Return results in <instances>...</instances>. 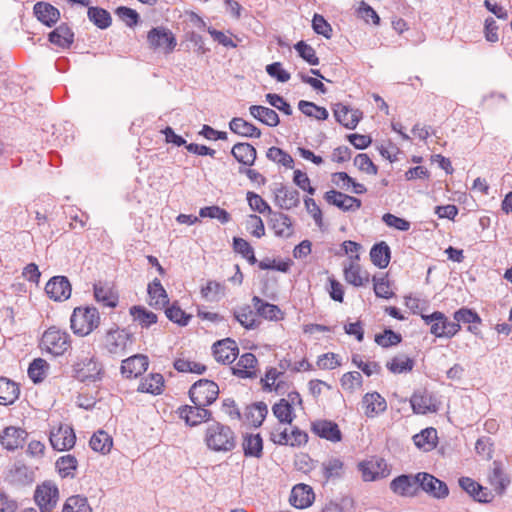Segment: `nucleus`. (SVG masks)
I'll return each instance as SVG.
<instances>
[{"label":"nucleus","instance_id":"1","mask_svg":"<svg viewBox=\"0 0 512 512\" xmlns=\"http://www.w3.org/2000/svg\"><path fill=\"white\" fill-rule=\"evenodd\" d=\"M203 441L208 450L216 453H228L237 447L235 431L229 425L214 419L206 427Z\"/></svg>","mask_w":512,"mask_h":512},{"label":"nucleus","instance_id":"2","mask_svg":"<svg viewBox=\"0 0 512 512\" xmlns=\"http://www.w3.org/2000/svg\"><path fill=\"white\" fill-rule=\"evenodd\" d=\"M71 329L75 335L84 337L92 333L100 325V314L94 306L74 308L70 317Z\"/></svg>","mask_w":512,"mask_h":512},{"label":"nucleus","instance_id":"3","mask_svg":"<svg viewBox=\"0 0 512 512\" xmlns=\"http://www.w3.org/2000/svg\"><path fill=\"white\" fill-rule=\"evenodd\" d=\"M219 393L216 382L203 378L191 385L188 396L193 404L208 407L217 400Z\"/></svg>","mask_w":512,"mask_h":512},{"label":"nucleus","instance_id":"4","mask_svg":"<svg viewBox=\"0 0 512 512\" xmlns=\"http://www.w3.org/2000/svg\"><path fill=\"white\" fill-rule=\"evenodd\" d=\"M73 377L80 382H97L102 380L104 369L102 364L94 357H84L72 366Z\"/></svg>","mask_w":512,"mask_h":512},{"label":"nucleus","instance_id":"5","mask_svg":"<svg viewBox=\"0 0 512 512\" xmlns=\"http://www.w3.org/2000/svg\"><path fill=\"white\" fill-rule=\"evenodd\" d=\"M41 345L53 355H63L71 347L70 335L52 326L44 332Z\"/></svg>","mask_w":512,"mask_h":512},{"label":"nucleus","instance_id":"6","mask_svg":"<svg viewBox=\"0 0 512 512\" xmlns=\"http://www.w3.org/2000/svg\"><path fill=\"white\" fill-rule=\"evenodd\" d=\"M59 489L51 481L38 485L34 492V501L41 512H51L57 505Z\"/></svg>","mask_w":512,"mask_h":512},{"label":"nucleus","instance_id":"7","mask_svg":"<svg viewBox=\"0 0 512 512\" xmlns=\"http://www.w3.org/2000/svg\"><path fill=\"white\" fill-rule=\"evenodd\" d=\"M147 42L151 49L162 48L166 54L171 53L177 45L175 35L163 26L153 27L147 34Z\"/></svg>","mask_w":512,"mask_h":512},{"label":"nucleus","instance_id":"8","mask_svg":"<svg viewBox=\"0 0 512 512\" xmlns=\"http://www.w3.org/2000/svg\"><path fill=\"white\" fill-rule=\"evenodd\" d=\"M134 335L126 328L119 329L117 325L111 328L105 335V348L110 354L125 352L128 343H133Z\"/></svg>","mask_w":512,"mask_h":512},{"label":"nucleus","instance_id":"9","mask_svg":"<svg viewBox=\"0 0 512 512\" xmlns=\"http://www.w3.org/2000/svg\"><path fill=\"white\" fill-rule=\"evenodd\" d=\"M177 413L179 418L185 421V424L190 427H195L201 423L210 422L213 420V413L207 409L206 406L200 405H182L178 408Z\"/></svg>","mask_w":512,"mask_h":512},{"label":"nucleus","instance_id":"10","mask_svg":"<svg viewBox=\"0 0 512 512\" xmlns=\"http://www.w3.org/2000/svg\"><path fill=\"white\" fill-rule=\"evenodd\" d=\"M419 472L416 474H401L390 482V489L401 497H415L419 494Z\"/></svg>","mask_w":512,"mask_h":512},{"label":"nucleus","instance_id":"11","mask_svg":"<svg viewBox=\"0 0 512 512\" xmlns=\"http://www.w3.org/2000/svg\"><path fill=\"white\" fill-rule=\"evenodd\" d=\"M410 404L415 414L425 415L439 410L436 397L426 389L415 390L410 398Z\"/></svg>","mask_w":512,"mask_h":512},{"label":"nucleus","instance_id":"12","mask_svg":"<svg viewBox=\"0 0 512 512\" xmlns=\"http://www.w3.org/2000/svg\"><path fill=\"white\" fill-rule=\"evenodd\" d=\"M49 441L54 450H70L74 447L76 442L74 429L69 425L60 424L58 428H54L50 431Z\"/></svg>","mask_w":512,"mask_h":512},{"label":"nucleus","instance_id":"13","mask_svg":"<svg viewBox=\"0 0 512 512\" xmlns=\"http://www.w3.org/2000/svg\"><path fill=\"white\" fill-rule=\"evenodd\" d=\"M419 492L424 491L436 499H444L449 495L448 485L427 472H419Z\"/></svg>","mask_w":512,"mask_h":512},{"label":"nucleus","instance_id":"14","mask_svg":"<svg viewBox=\"0 0 512 512\" xmlns=\"http://www.w3.org/2000/svg\"><path fill=\"white\" fill-rule=\"evenodd\" d=\"M323 198L329 205L335 206L344 212L355 211L362 205L361 199L334 189L326 191Z\"/></svg>","mask_w":512,"mask_h":512},{"label":"nucleus","instance_id":"15","mask_svg":"<svg viewBox=\"0 0 512 512\" xmlns=\"http://www.w3.org/2000/svg\"><path fill=\"white\" fill-rule=\"evenodd\" d=\"M212 354L218 363L231 364L238 357L239 348L235 340L227 337L212 345Z\"/></svg>","mask_w":512,"mask_h":512},{"label":"nucleus","instance_id":"16","mask_svg":"<svg viewBox=\"0 0 512 512\" xmlns=\"http://www.w3.org/2000/svg\"><path fill=\"white\" fill-rule=\"evenodd\" d=\"M246 199L251 210L262 214L268 213L269 228H275V222H278L277 219H284L288 221V219L283 216V212L273 211L269 204L259 194L248 191L246 193Z\"/></svg>","mask_w":512,"mask_h":512},{"label":"nucleus","instance_id":"17","mask_svg":"<svg viewBox=\"0 0 512 512\" xmlns=\"http://www.w3.org/2000/svg\"><path fill=\"white\" fill-rule=\"evenodd\" d=\"M71 284L66 276H54L45 286V292L54 301H65L71 296Z\"/></svg>","mask_w":512,"mask_h":512},{"label":"nucleus","instance_id":"18","mask_svg":"<svg viewBox=\"0 0 512 512\" xmlns=\"http://www.w3.org/2000/svg\"><path fill=\"white\" fill-rule=\"evenodd\" d=\"M149 359L146 355L135 354L121 363L120 372L125 378H137L147 371Z\"/></svg>","mask_w":512,"mask_h":512},{"label":"nucleus","instance_id":"19","mask_svg":"<svg viewBox=\"0 0 512 512\" xmlns=\"http://www.w3.org/2000/svg\"><path fill=\"white\" fill-rule=\"evenodd\" d=\"M311 431L318 437L337 443L342 441L343 435L338 424L331 420H316L311 423Z\"/></svg>","mask_w":512,"mask_h":512},{"label":"nucleus","instance_id":"20","mask_svg":"<svg viewBox=\"0 0 512 512\" xmlns=\"http://www.w3.org/2000/svg\"><path fill=\"white\" fill-rule=\"evenodd\" d=\"M488 482L498 496H503L506 493L508 486L511 484V478L505 472L501 461H493L492 469L488 474Z\"/></svg>","mask_w":512,"mask_h":512},{"label":"nucleus","instance_id":"21","mask_svg":"<svg viewBox=\"0 0 512 512\" xmlns=\"http://www.w3.org/2000/svg\"><path fill=\"white\" fill-rule=\"evenodd\" d=\"M336 121L348 129H355L362 118V112L358 109H351L342 103H336L333 107Z\"/></svg>","mask_w":512,"mask_h":512},{"label":"nucleus","instance_id":"22","mask_svg":"<svg viewBox=\"0 0 512 512\" xmlns=\"http://www.w3.org/2000/svg\"><path fill=\"white\" fill-rule=\"evenodd\" d=\"M33 14L40 23L49 28L53 27L61 17L58 8L44 1H39L34 5Z\"/></svg>","mask_w":512,"mask_h":512},{"label":"nucleus","instance_id":"23","mask_svg":"<svg viewBox=\"0 0 512 512\" xmlns=\"http://www.w3.org/2000/svg\"><path fill=\"white\" fill-rule=\"evenodd\" d=\"M27 435L28 434L24 429L9 426L1 433L0 443L8 451H14L23 446Z\"/></svg>","mask_w":512,"mask_h":512},{"label":"nucleus","instance_id":"24","mask_svg":"<svg viewBox=\"0 0 512 512\" xmlns=\"http://www.w3.org/2000/svg\"><path fill=\"white\" fill-rule=\"evenodd\" d=\"M274 194L275 202L281 209L290 210L300 204V193L296 189L279 184L274 189Z\"/></svg>","mask_w":512,"mask_h":512},{"label":"nucleus","instance_id":"25","mask_svg":"<svg viewBox=\"0 0 512 512\" xmlns=\"http://www.w3.org/2000/svg\"><path fill=\"white\" fill-rule=\"evenodd\" d=\"M315 498L312 487L307 484H297L292 488L289 502L292 506L298 509L309 507Z\"/></svg>","mask_w":512,"mask_h":512},{"label":"nucleus","instance_id":"26","mask_svg":"<svg viewBox=\"0 0 512 512\" xmlns=\"http://www.w3.org/2000/svg\"><path fill=\"white\" fill-rule=\"evenodd\" d=\"M75 34L67 23H61L48 34V41L62 49H69L74 43Z\"/></svg>","mask_w":512,"mask_h":512},{"label":"nucleus","instance_id":"27","mask_svg":"<svg viewBox=\"0 0 512 512\" xmlns=\"http://www.w3.org/2000/svg\"><path fill=\"white\" fill-rule=\"evenodd\" d=\"M231 155L240 164V166L251 167L257 159L256 148L247 142H238L231 149Z\"/></svg>","mask_w":512,"mask_h":512},{"label":"nucleus","instance_id":"28","mask_svg":"<svg viewBox=\"0 0 512 512\" xmlns=\"http://www.w3.org/2000/svg\"><path fill=\"white\" fill-rule=\"evenodd\" d=\"M258 363L253 353L247 352L241 355L237 367L232 368V374L241 379H253L257 377L255 367Z\"/></svg>","mask_w":512,"mask_h":512},{"label":"nucleus","instance_id":"29","mask_svg":"<svg viewBox=\"0 0 512 512\" xmlns=\"http://www.w3.org/2000/svg\"><path fill=\"white\" fill-rule=\"evenodd\" d=\"M34 472L25 464L16 462L8 472L7 480L17 486H26L34 482Z\"/></svg>","mask_w":512,"mask_h":512},{"label":"nucleus","instance_id":"30","mask_svg":"<svg viewBox=\"0 0 512 512\" xmlns=\"http://www.w3.org/2000/svg\"><path fill=\"white\" fill-rule=\"evenodd\" d=\"M150 298L149 305L155 309H163L169 304V297L158 278H154L147 287Z\"/></svg>","mask_w":512,"mask_h":512},{"label":"nucleus","instance_id":"31","mask_svg":"<svg viewBox=\"0 0 512 512\" xmlns=\"http://www.w3.org/2000/svg\"><path fill=\"white\" fill-rule=\"evenodd\" d=\"M252 303L256 313L266 320L278 321L284 318V313L278 305L264 301L258 296L252 298Z\"/></svg>","mask_w":512,"mask_h":512},{"label":"nucleus","instance_id":"32","mask_svg":"<svg viewBox=\"0 0 512 512\" xmlns=\"http://www.w3.org/2000/svg\"><path fill=\"white\" fill-rule=\"evenodd\" d=\"M362 403L365 406V415L372 418L386 411L387 402L378 392H369L363 396Z\"/></svg>","mask_w":512,"mask_h":512},{"label":"nucleus","instance_id":"33","mask_svg":"<svg viewBox=\"0 0 512 512\" xmlns=\"http://www.w3.org/2000/svg\"><path fill=\"white\" fill-rule=\"evenodd\" d=\"M263 445V439L259 433L243 434L242 449L245 457L261 458Z\"/></svg>","mask_w":512,"mask_h":512},{"label":"nucleus","instance_id":"34","mask_svg":"<svg viewBox=\"0 0 512 512\" xmlns=\"http://www.w3.org/2000/svg\"><path fill=\"white\" fill-rule=\"evenodd\" d=\"M250 115L269 127H276L280 123V118L277 112L271 108L262 105H251L249 107Z\"/></svg>","mask_w":512,"mask_h":512},{"label":"nucleus","instance_id":"35","mask_svg":"<svg viewBox=\"0 0 512 512\" xmlns=\"http://www.w3.org/2000/svg\"><path fill=\"white\" fill-rule=\"evenodd\" d=\"M229 129L233 133L247 138H260L262 135L258 127L241 117L232 118L229 122Z\"/></svg>","mask_w":512,"mask_h":512},{"label":"nucleus","instance_id":"36","mask_svg":"<svg viewBox=\"0 0 512 512\" xmlns=\"http://www.w3.org/2000/svg\"><path fill=\"white\" fill-rule=\"evenodd\" d=\"M267 415L268 407L263 401L252 403L247 405L245 408L244 416L254 428H259L263 424Z\"/></svg>","mask_w":512,"mask_h":512},{"label":"nucleus","instance_id":"37","mask_svg":"<svg viewBox=\"0 0 512 512\" xmlns=\"http://www.w3.org/2000/svg\"><path fill=\"white\" fill-rule=\"evenodd\" d=\"M373 265L380 269L386 268L391 260V249L385 241L375 243L370 250Z\"/></svg>","mask_w":512,"mask_h":512},{"label":"nucleus","instance_id":"38","mask_svg":"<svg viewBox=\"0 0 512 512\" xmlns=\"http://www.w3.org/2000/svg\"><path fill=\"white\" fill-rule=\"evenodd\" d=\"M20 394L19 385L6 378L0 377V405H11L18 398Z\"/></svg>","mask_w":512,"mask_h":512},{"label":"nucleus","instance_id":"39","mask_svg":"<svg viewBox=\"0 0 512 512\" xmlns=\"http://www.w3.org/2000/svg\"><path fill=\"white\" fill-rule=\"evenodd\" d=\"M164 382V377L161 373H150L147 377L141 380L137 391L152 395H160L163 392Z\"/></svg>","mask_w":512,"mask_h":512},{"label":"nucleus","instance_id":"40","mask_svg":"<svg viewBox=\"0 0 512 512\" xmlns=\"http://www.w3.org/2000/svg\"><path fill=\"white\" fill-rule=\"evenodd\" d=\"M322 473L325 482L341 479L344 476V462L337 457L329 458L322 463Z\"/></svg>","mask_w":512,"mask_h":512},{"label":"nucleus","instance_id":"41","mask_svg":"<svg viewBox=\"0 0 512 512\" xmlns=\"http://www.w3.org/2000/svg\"><path fill=\"white\" fill-rule=\"evenodd\" d=\"M437 430L433 427L425 428L413 436L414 444L424 451H431L437 445Z\"/></svg>","mask_w":512,"mask_h":512},{"label":"nucleus","instance_id":"42","mask_svg":"<svg viewBox=\"0 0 512 512\" xmlns=\"http://www.w3.org/2000/svg\"><path fill=\"white\" fill-rule=\"evenodd\" d=\"M274 416L278 419L279 423L292 424L296 418L292 403L282 398L272 407Z\"/></svg>","mask_w":512,"mask_h":512},{"label":"nucleus","instance_id":"43","mask_svg":"<svg viewBox=\"0 0 512 512\" xmlns=\"http://www.w3.org/2000/svg\"><path fill=\"white\" fill-rule=\"evenodd\" d=\"M87 16L89 21L101 30L107 29L112 24L110 13L106 9L98 6L88 7Z\"/></svg>","mask_w":512,"mask_h":512},{"label":"nucleus","instance_id":"44","mask_svg":"<svg viewBox=\"0 0 512 512\" xmlns=\"http://www.w3.org/2000/svg\"><path fill=\"white\" fill-rule=\"evenodd\" d=\"M135 321H138L142 328H149L158 321L157 315L146 309L144 306L134 305L129 310Z\"/></svg>","mask_w":512,"mask_h":512},{"label":"nucleus","instance_id":"45","mask_svg":"<svg viewBox=\"0 0 512 512\" xmlns=\"http://www.w3.org/2000/svg\"><path fill=\"white\" fill-rule=\"evenodd\" d=\"M89 445L92 450L106 454L113 446V439L104 430H98L92 435Z\"/></svg>","mask_w":512,"mask_h":512},{"label":"nucleus","instance_id":"46","mask_svg":"<svg viewBox=\"0 0 512 512\" xmlns=\"http://www.w3.org/2000/svg\"><path fill=\"white\" fill-rule=\"evenodd\" d=\"M164 309L166 317L179 326H187L192 318L191 314H187L181 309L178 301H174L171 305L168 304Z\"/></svg>","mask_w":512,"mask_h":512},{"label":"nucleus","instance_id":"47","mask_svg":"<svg viewBox=\"0 0 512 512\" xmlns=\"http://www.w3.org/2000/svg\"><path fill=\"white\" fill-rule=\"evenodd\" d=\"M49 369L48 362L43 358L34 359L28 367V376L34 384L44 381Z\"/></svg>","mask_w":512,"mask_h":512},{"label":"nucleus","instance_id":"48","mask_svg":"<svg viewBox=\"0 0 512 512\" xmlns=\"http://www.w3.org/2000/svg\"><path fill=\"white\" fill-rule=\"evenodd\" d=\"M343 272L345 280L355 287L363 286L366 282L369 281L368 272H365V277H362L361 267L359 264H354L351 262L348 266H344Z\"/></svg>","mask_w":512,"mask_h":512},{"label":"nucleus","instance_id":"49","mask_svg":"<svg viewBox=\"0 0 512 512\" xmlns=\"http://www.w3.org/2000/svg\"><path fill=\"white\" fill-rule=\"evenodd\" d=\"M62 512H93V510L88 503L87 497L77 494L66 499Z\"/></svg>","mask_w":512,"mask_h":512},{"label":"nucleus","instance_id":"50","mask_svg":"<svg viewBox=\"0 0 512 512\" xmlns=\"http://www.w3.org/2000/svg\"><path fill=\"white\" fill-rule=\"evenodd\" d=\"M55 465L62 478H74V471L77 469L78 461L75 456L68 454L59 457Z\"/></svg>","mask_w":512,"mask_h":512},{"label":"nucleus","instance_id":"51","mask_svg":"<svg viewBox=\"0 0 512 512\" xmlns=\"http://www.w3.org/2000/svg\"><path fill=\"white\" fill-rule=\"evenodd\" d=\"M199 216L202 218L217 219L221 224H226L231 221L230 213L217 205L200 208Z\"/></svg>","mask_w":512,"mask_h":512},{"label":"nucleus","instance_id":"52","mask_svg":"<svg viewBox=\"0 0 512 512\" xmlns=\"http://www.w3.org/2000/svg\"><path fill=\"white\" fill-rule=\"evenodd\" d=\"M292 265L293 261L290 258L276 260L265 257L258 262V267L261 270H276L282 273H288Z\"/></svg>","mask_w":512,"mask_h":512},{"label":"nucleus","instance_id":"53","mask_svg":"<svg viewBox=\"0 0 512 512\" xmlns=\"http://www.w3.org/2000/svg\"><path fill=\"white\" fill-rule=\"evenodd\" d=\"M266 157L270 161L281 164L286 168L292 169L294 167V160L292 156L279 147H270L266 152Z\"/></svg>","mask_w":512,"mask_h":512},{"label":"nucleus","instance_id":"54","mask_svg":"<svg viewBox=\"0 0 512 512\" xmlns=\"http://www.w3.org/2000/svg\"><path fill=\"white\" fill-rule=\"evenodd\" d=\"M233 315L235 320L248 330L256 329L259 326V322L252 318L253 311L249 305L240 307L238 311L235 310Z\"/></svg>","mask_w":512,"mask_h":512},{"label":"nucleus","instance_id":"55","mask_svg":"<svg viewBox=\"0 0 512 512\" xmlns=\"http://www.w3.org/2000/svg\"><path fill=\"white\" fill-rule=\"evenodd\" d=\"M415 366L414 359L405 357L401 360L399 357H393L391 361L387 362V369L393 374L408 373L413 370Z\"/></svg>","mask_w":512,"mask_h":512},{"label":"nucleus","instance_id":"56","mask_svg":"<svg viewBox=\"0 0 512 512\" xmlns=\"http://www.w3.org/2000/svg\"><path fill=\"white\" fill-rule=\"evenodd\" d=\"M294 49L298 53V56L308 64L313 66L319 64V57L316 55L315 49L311 45L307 44L304 40L298 41L294 45Z\"/></svg>","mask_w":512,"mask_h":512},{"label":"nucleus","instance_id":"57","mask_svg":"<svg viewBox=\"0 0 512 512\" xmlns=\"http://www.w3.org/2000/svg\"><path fill=\"white\" fill-rule=\"evenodd\" d=\"M374 340L379 346L388 348L401 343L402 336L400 333L393 331L391 328H385L383 333L375 335Z\"/></svg>","mask_w":512,"mask_h":512},{"label":"nucleus","instance_id":"58","mask_svg":"<svg viewBox=\"0 0 512 512\" xmlns=\"http://www.w3.org/2000/svg\"><path fill=\"white\" fill-rule=\"evenodd\" d=\"M94 297L97 302L102 303L106 307L115 308L118 305L117 295L111 290L96 284L94 285Z\"/></svg>","mask_w":512,"mask_h":512},{"label":"nucleus","instance_id":"59","mask_svg":"<svg viewBox=\"0 0 512 512\" xmlns=\"http://www.w3.org/2000/svg\"><path fill=\"white\" fill-rule=\"evenodd\" d=\"M372 281L374 283V293L376 297L384 299L395 297V293L389 290L390 282L388 280V274L380 278L373 276Z\"/></svg>","mask_w":512,"mask_h":512},{"label":"nucleus","instance_id":"60","mask_svg":"<svg viewBox=\"0 0 512 512\" xmlns=\"http://www.w3.org/2000/svg\"><path fill=\"white\" fill-rule=\"evenodd\" d=\"M453 318L455 321L465 324H481L482 319L479 314L471 308L462 307L454 312Z\"/></svg>","mask_w":512,"mask_h":512},{"label":"nucleus","instance_id":"61","mask_svg":"<svg viewBox=\"0 0 512 512\" xmlns=\"http://www.w3.org/2000/svg\"><path fill=\"white\" fill-rule=\"evenodd\" d=\"M312 28L318 35L331 39L333 29L331 24L321 14L315 13L312 18Z\"/></svg>","mask_w":512,"mask_h":512},{"label":"nucleus","instance_id":"62","mask_svg":"<svg viewBox=\"0 0 512 512\" xmlns=\"http://www.w3.org/2000/svg\"><path fill=\"white\" fill-rule=\"evenodd\" d=\"M356 14L358 18L363 19L366 23H369L370 19L375 26H379L381 23V18L378 13L365 1L360 2L359 7L356 10Z\"/></svg>","mask_w":512,"mask_h":512},{"label":"nucleus","instance_id":"63","mask_svg":"<svg viewBox=\"0 0 512 512\" xmlns=\"http://www.w3.org/2000/svg\"><path fill=\"white\" fill-rule=\"evenodd\" d=\"M115 14L123 21L128 27H134L140 22L139 13L130 7L119 6L115 10Z\"/></svg>","mask_w":512,"mask_h":512},{"label":"nucleus","instance_id":"64","mask_svg":"<svg viewBox=\"0 0 512 512\" xmlns=\"http://www.w3.org/2000/svg\"><path fill=\"white\" fill-rule=\"evenodd\" d=\"M476 453L486 460H490L493 457L494 442L488 436H481L475 443Z\"/></svg>","mask_w":512,"mask_h":512}]
</instances>
